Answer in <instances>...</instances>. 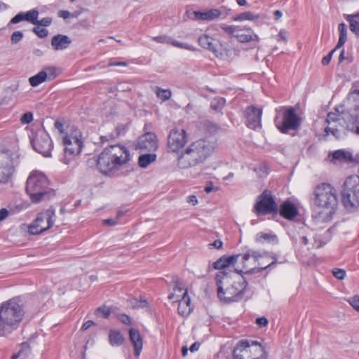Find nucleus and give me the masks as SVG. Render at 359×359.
<instances>
[{
    "label": "nucleus",
    "mask_w": 359,
    "mask_h": 359,
    "mask_svg": "<svg viewBox=\"0 0 359 359\" xmlns=\"http://www.w3.org/2000/svg\"><path fill=\"white\" fill-rule=\"evenodd\" d=\"M348 103L352 106L347 110L339 111L337 108V113L327 114L325 121L327 126L325 128L327 135L331 134L339 139L346 130L359 135V90L349 93Z\"/></svg>",
    "instance_id": "1"
},
{
    "label": "nucleus",
    "mask_w": 359,
    "mask_h": 359,
    "mask_svg": "<svg viewBox=\"0 0 359 359\" xmlns=\"http://www.w3.org/2000/svg\"><path fill=\"white\" fill-rule=\"evenodd\" d=\"M235 271L238 275L225 271H218L215 275L217 297L225 303L241 300L248 285L249 275L243 270L235 269Z\"/></svg>",
    "instance_id": "2"
},
{
    "label": "nucleus",
    "mask_w": 359,
    "mask_h": 359,
    "mask_svg": "<svg viewBox=\"0 0 359 359\" xmlns=\"http://www.w3.org/2000/svg\"><path fill=\"white\" fill-rule=\"evenodd\" d=\"M216 142L208 137L191 142L181 151L177 158V166L187 169L204 163L215 152Z\"/></svg>",
    "instance_id": "3"
},
{
    "label": "nucleus",
    "mask_w": 359,
    "mask_h": 359,
    "mask_svg": "<svg viewBox=\"0 0 359 359\" xmlns=\"http://www.w3.org/2000/svg\"><path fill=\"white\" fill-rule=\"evenodd\" d=\"M132 156L127 147L116 144L104 149L97 160V167L104 175H111L125 168Z\"/></svg>",
    "instance_id": "4"
},
{
    "label": "nucleus",
    "mask_w": 359,
    "mask_h": 359,
    "mask_svg": "<svg viewBox=\"0 0 359 359\" xmlns=\"http://www.w3.org/2000/svg\"><path fill=\"white\" fill-rule=\"evenodd\" d=\"M25 315L19 297H13L0 306V337L6 336L15 330Z\"/></svg>",
    "instance_id": "5"
},
{
    "label": "nucleus",
    "mask_w": 359,
    "mask_h": 359,
    "mask_svg": "<svg viewBox=\"0 0 359 359\" xmlns=\"http://www.w3.org/2000/svg\"><path fill=\"white\" fill-rule=\"evenodd\" d=\"M25 190L32 203H38L48 200L55 195V191L49 188V181L41 172H32L28 177Z\"/></svg>",
    "instance_id": "6"
},
{
    "label": "nucleus",
    "mask_w": 359,
    "mask_h": 359,
    "mask_svg": "<svg viewBox=\"0 0 359 359\" xmlns=\"http://www.w3.org/2000/svg\"><path fill=\"white\" fill-rule=\"evenodd\" d=\"M273 122L280 133L287 134L290 130H298L303 119L297 114L296 106H280L275 109Z\"/></svg>",
    "instance_id": "7"
},
{
    "label": "nucleus",
    "mask_w": 359,
    "mask_h": 359,
    "mask_svg": "<svg viewBox=\"0 0 359 359\" xmlns=\"http://www.w3.org/2000/svg\"><path fill=\"white\" fill-rule=\"evenodd\" d=\"M313 205L326 212L327 219L330 220L338 206L336 189L330 184L318 185L314 191Z\"/></svg>",
    "instance_id": "8"
},
{
    "label": "nucleus",
    "mask_w": 359,
    "mask_h": 359,
    "mask_svg": "<svg viewBox=\"0 0 359 359\" xmlns=\"http://www.w3.org/2000/svg\"><path fill=\"white\" fill-rule=\"evenodd\" d=\"M234 359H266L267 354L264 346L252 339L240 340L233 351Z\"/></svg>",
    "instance_id": "9"
},
{
    "label": "nucleus",
    "mask_w": 359,
    "mask_h": 359,
    "mask_svg": "<svg viewBox=\"0 0 359 359\" xmlns=\"http://www.w3.org/2000/svg\"><path fill=\"white\" fill-rule=\"evenodd\" d=\"M341 202L349 212L359 210V176L348 177L341 191Z\"/></svg>",
    "instance_id": "10"
},
{
    "label": "nucleus",
    "mask_w": 359,
    "mask_h": 359,
    "mask_svg": "<svg viewBox=\"0 0 359 359\" xmlns=\"http://www.w3.org/2000/svg\"><path fill=\"white\" fill-rule=\"evenodd\" d=\"M20 163V155L10 150L0 151V184L7 183Z\"/></svg>",
    "instance_id": "11"
},
{
    "label": "nucleus",
    "mask_w": 359,
    "mask_h": 359,
    "mask_svg": "<svg viewBox=\"0 0 359 359\" xmlns=\"http://www.w3.org/2000/svg\"><path fill=\"white\" fill-rule=\"evenodd\" d=\"M29 139L33 149L45 157L51 156V151L53 149V142L49 134L44 128H39L32 131Z\"/></svg>",
    "instance_id": "12"
},
{
    "label": "nucleus",
    "mask_w": 359,
    "mask_h": 359,
    "mask_svg": "<svg viewBox=\"0 0 359 359\" xmlns=\"http://www.w3.org/2000/svg\"><path fill=\"white\" fill-rule=\"evenodd\" d=\"M64 145V156L61 161L65 164H69L74 158L79 155L83 148V142L78 136L66 134L62 138Z\"/></svg>",
    "instance_id": "13"
},
{
    "label": "nucleus",
    "mask_w": 359,
    "mask_h": 359,
    "mask_svg": "<svg viewBox=\"0 0 359 359\" xmlns=\"http://www.w3.org/2000/svg\"><path fill=\"white\" fill-rule=\"evenodd\" d=\"M54 217L55 210L52 208L38 214L33 223L29 226V232L31 234L37 235L49 229L53 226Z\"/></svg>",
    "instance_id": "14"
},
{
    "label": "nucleus",
    "mask_w": 359,
    "mask_h": 359,
    "mask_svg": "<svg viewBox=\"0 0 359 359\" xmlns=\"http://www.w3.org/2000/svg\"><path fill=\"white\" fill-rule=\"evenodd\" d=\"M278 208L271 192L265 190L258 197L253 208V212L257 215H266L277 213Z\"/></svg>",
    "instance_id": "15"
},
{
    "label": "nucleus",
    "mask_w": 359,
    "mask_h": 359,
    "mask_svg": "<svg viewBox=\"0 0 359 359\" xmlns=\"http://www.w3.org/2000/svg\"><path fill=\"white\" fill-rule=\"evenodd\" d=\"M188 135L185 130L174 128L168 137V148L170 151L179 153L185 147Z\"/></svg>",
    "instance_id": "16"
},
{
    "label": "nucleus",
    "mask_w": 359,
    "mask_h": 359,
    "mask_svg": "<svg viewBox=\"0 0 359 359\" xmlns=\"http://www.w3.org/2000/svg\"><path fill=\"white\" fill-rule=\"evenodd\" d=\"M246 118V126L252 130H257L261 128V119L262 116V109L254 106H249L245 111Z\"/></svg>",
    "instance_id": "17"
},
{
    "label": "nucleus",
    "mask_w": 359,
    "mask_h": 359,
    "mask_svg": "<svg viewBox=\"0 0 359 359\" xmlns=\"http://www.w3.org/2000/svg\"><path fill=\"white\" fill-rule=\"evenodd\" d=\"M136 148L141 151H155L158 148L156 135L152 133H147L140 136L137 140Z\"/></svg>",
    "instance_id": "18"
},
{
    "label": "nucleus",
    "mask_w": 359,
    "mask_h": 359,
    "mask_svg": "<svg viewBox=\"0 0 359 359\" xmlns=\"http://www.w3.org/2000/svg\"><path fill=\"white\" fill-rule=\"evenodd\" d=\"M338 30L339 32V37L335 48L332 50L326 56L322 59V65H327L332 59L333 53L339 48L342 47L347 40V27L345 23L341 22L338 25Z\"/></svg>",
    "instance_id": "19"
},
{
    "label": "nucleus",
    "mask_w": 359,
    "mask_h": 359,
    "mask_svg": "<svg viewBox=\"0 0 359 359\" xmlns=\"http://www.w3.org/2000/svg\"><path fill=\"white\" fill-rule=\"evenodd\" d=\"M278 212L280 215L288 220H292L298 215L299 210L294 203L290 201L283 202Z\"/></svg>",
    "instance_id": "20"
},
{
    "label": "nucleus",
    "mask_w": 359,
    "mask_h": 359,
    "mask_svg": "<svg viewBox=\"0 0 359 359\" xmlns=\"http://www.w3.org/2000/svg\"><path fill=\"white\" fill-rule=\"evenodd\" d=\"M129 339L134 347L135 357H139L143 347V339L140 331L133 327L128 330Z\"/></svg>",
    "instance_id": "21"
},
{
    "label": "nucleus",
    "mask_w": 359,
    "mask_h": 359,
    "mask_svg": "<svg viewBox=\"0 0 359 359\" xmlns=\"http://www.w3.org/2000/svg\"><path fill=\"white\" fill-rule=\"evenodd\" d=\"M72 43V39L69 36L58 34L53 36L50 44L55 50H63L67 49Z\"/></svg>",
    "instance_id": "22"
},
{
    "label": "nucleus",
    "mask_w": 359,
    "mask_h": 359,
    "mask_svg": "<svg viewBox=\"0 0 359 359\" xmlns=\"http://www.w3.org/2000/svg\"><path fill=\"white\" fill-rule=\"evenodd\" d=\"M215 41V39L207 34H201L198 38V42L202 48L210 50L216 57H219V53L216 48Z\"/></svg>",
    "instance_id": "23"
},
{
    "label": "nucleus",
    "mask_w": 359,
    "mask_h": 359,
    "mask_svg": "<svg viewBox=\"0 0 359 359\" xmlns=\"http://www.w3.org/2000/svg\"><path fill=\"white\" fill-rule=\"evenodd\" d=\"M268 255H269V252L267 251L260 252L258 250L248 249L245 253L241 255V262L243 265V268H247L248 266L246 264V262L247 261L249 260L250 257H252L255 262H258L260 258L267 257Z\"/></svg>",
    "instance_id": "24"
},
{
    "label": "nucleus",
    "mask_w": 359,
    "mask_h": 359,
    "mask_svg": "<svg viewBox=\"0 0 359 359\" xmlns=\"http://www.w3.org/2000/svg\"><path fill=\"white\" fill-rule=\"evenodd\" d=\"M108 339L109 344L114 347L122 346L126 341L123 333L119 330L116 329L109 330Z\"/></svg>",
    "instance_id": "25"
},
{
    "label": "nucleus",
    "mask_w": 359,
    "mask_h": 359,
    "mask_svg": "<svg viewBox=\"0 0 359 359\" xmlns=\"http://www.w3.org/2000/svg\"><path fill=\"white\" fill-rule=\"evenodd\" d=\"M187 293V290H185L182 294L181 299H176L179 302L178 313L182 316H188L191 312V308L189 307L190 299Z\"/></svg>",
    "instance_id": "26"
},
{
    "label": "nucleus",
    "mask_w": 359,
    "mask_h": 359,
    "mask_svg": "<svg viewBox=\"0 0 359 359\" xmlns=\"http://www.w3.org/2000/svg\"><path fill=\"white\" fill-rule=\"evenodd\" d=\"M221 12L218 9H210L205 12L195 11V18L200 20L211 21L219 17Z\"/></svg>",
    "instance_id": "27"
},
{
    "label": "nucleus",
    "mask_w": 359,
    "mask_h": 359,
    "mask_svg": "<svg viewBox=\"0 0 359 359\" xmlns=\"http://www.w3.org/2000/svg\"><path fill=\"white\" fill-rule=\"evenodd\" d=\"M255 242L258 243H268L271 244H278V236L272 233L259 232L255 236Z\"/></svg>",
    "instance_id": "28"
},
{
    "label": "nucleus",
    "mask_w": 359,
    "mask_h": 359,
    "mask_svg": "<svg viewBox=\"0 0 359 359\" xmlns=\"http://www.w3.org/2000/svg\"><path fill=\"white\" fill-rule=\"evenodd\" d=\"M332 160L348 163L353 161V158L351 152L344 149H339L333 152Z\"/></svg>",
    "instance_id": "29"
},
{
    "label": "nucleus",
    "mask_w": 359,
    "mask_h": 359,
    "mask_svg": "<svg viewBox=\"0 0 359 359\" xmlns=\"http://www.w3.org/2000/svg\"><path fill=\"white\" fill-rule=\"evenodd\" d=\"M267 257H269L270 258H271L273 259V261L270 264H269L268 265H266L264 267H254L252 269H250V270H247V271H245V274L246 275H252L253 273L262 272L264 270L273 268L278 263V255L276 253H270L269 252V255H268Z\"/></svg>",
    "instance_id": "30"
},
{
    "label": "nucleus",
    "mask_w": 359,
    "mask_h": 359,
    "mask_svg": "<svg viewBox=\"0 0 359 359\" xmlns=\"http://www.w3.org/2000/svg\"><path fill=\"white\" fill-rule=\"evenodd\" d=\"M346 20L349 23L350 30L359 36V13L344 16Z\"/></svg>",
    "instance_id": "31"
},
{
    "label": "nucleus",
    "mask_w": 359,
    "mask_h": 359,
    "mask_svg": "<svg viewBox=\"0 0 359 359\" xmlns=\"http://www.w3.org/2000/svg\"><path fill=\"white\" fill-rule=\"evenodd\" d=\"M156 160V154L154 153L144 154L139 156L138 165L142 168H146L150 163Z\"/></svg>",
    "instance_id": "32"
},
{
    "label": "nucleus",
    "mask_w": 359,
    "mask_h": 359,
    "mask_svg": "<svg viewBox=\"0 0 359 359\" xmlns=\"http://www.w3.org/2000/svg\"><path fill=\"white\" fill-rule=\"evenodd\" d=\"M260 18V15L254 14L250 11H246L240 13L239 15L233 18V21L242 22L245 20L255 21Z\"/></svg>",
    "instance_id": "33"
},
{
    "label": "nucleus",
    "mask_w": 359,
    "mask_h": 359,
    "mask_svg": "<svg viewBox=\"0 0 359 359\" xmlns=\"http://www.w3.org/2000/svg\"><path fill=\"white\" fill-rule=\"evenodd\" d=\"M46 80H47V74L45 72H43V70H42V71L39 72L38 74H36V75L31 76L29 79V82L32 86L36 87Z\"/></svg>",
    "instance_id": "34"
},
{
    "label": "nucleus",
    "mask_w": 359,
    "mask_h": 359,
    "mask_svg": "<svg viewBox=\"0 0 359 359\" xmlns=\"http://www.w3.org/2000/svg\"><path fill=\"white\" fill-rule=\"evenodd\" d=\"M155 93L161 102L170 100L172 96V92L170 89H164L158 86L156 87Z\"/></svg>",
    "instance_id": "35"
},
{
    "label": "nucleus",
    "mask_w": 359,
    "mask_h": 359,
    "mask_svg": "<svg viewBox=\"0 0 359 359\" xmlns=\"http://www.w3.org/2000/svg\"><path fill=\"white\" fill-rule=\"evenodd\" d=\"M222 259H223V263L224 264L225 269H226L230 266H233L235 264L241 259V254L233 255H223L221 257Z\"/></svg>",
    "instance_id": "36"
},
{
    "label": "nucleus",
    "mask_w": 359,
    "mask_h": 359,
    "mask_svg": "<svg viewBox=\"0 0 359 359\" xmlns=\"http://www.w3.org/2000/svg\"><path fill=\"white\" fill-rule=\"evenodd\" d=\"M235 37L241 43H248L252 41H259V38L256 34H253L252 35L246 34H238L235 36Z\"/></svg>",
    "instance_id": "37"
},
{
    "label": "nucleus",
    "mask_w": 359,
    "mask_h": 359,
    "mask_svg": "<svg viewBox=\"0 0 359 359\" xmlns=\"http://www.w3.org/2000/svg\"><path fill=\"white\" fill-rule=\"evenodd\" d=\"M225 103L226 100L224 98L216 97L212 101L210 108L215 111H220L224 107Z\"/></svg>",
    "instance_id": "38"
},
{
    "label": "nucleus",
    "mask_w": 359,
    "mask_h": 359,
    "mask_svg": "<svg viewBox=\"0 0 359 359\" xmlns=\"http://www.w3.org/2000/svg\"><path fill=\"white\" fill-rule=\"evenodd\" d=\"M25 20L32 23L33 25H36L37 21V18L39 16V11L36 9H32L27 13H24Z\"/></svg>",
    "instance_id": "39"
},
{
    "label": "nucleus",
    "mask_w": 359,
    "mask_h": 359,
    "mask_svg": "<svg viewBox=\"0 0 359 359\" xmlns=\"http://www.w3.org/2000/svg\"><path fill=\"white\" fill-rule=\"evenodd\" d=\"M171 45L175 47L182 48V49H186V50H195V48L193 46L186 43L180 42V41H178L177 40H174L172 39L171 41Z\"/></svg>",
    "instance_id": "40"
},
{
    "label": "nucleus",
    "mask_w": 359,
    "mask_h": 359,
    "mask_svg": "<svg viewBox=\"0 0 359 359\" xmlns=\"http://www.w3.org/2000/svg\"><path fill=\"white\" fill-rule=\"evenodd\" d=\"M221 29L229 34H233L234 32L243 29L240 26L227 25L226 24L222 25Z\"/></svg>",
    "instance_id": "41"
},
{
    "label": "nucleus",
    "mask_w": 359,
    "mask_h": 359,
    "mask_svg": "<svg viewBox=\"0 0 359 359\" xmlns=\"http://www.w3.org/2000/svg\"><path fill=\"white\" fill-rule=\"evenodd\" d=\"M117 319L126 325H133V320L130 316L126 313H118L116 316Z\"/></svg>",
    "instance_id": "42"
},
{
    "label": "nucleus",
    "mask_w": 359,
    "mask_h": 359,
    "mask_svg": "<svg viewBox=\"0 0 359 359\" xmlns=\"http://www.w3.org/2000/svg\"><path fill=\"white\" fill-rule=\"evenodd\" d=\"M32 31L39 38H45L48 36V32L46 28L41 27L39 25L34 27Z\"/></svg>",
    "instance_id": "43"
},
{
    "label": "nucleus",
    "mask_w": 359,
    "mask_h": 359,
    "mask_svg": "<svg viewBox=\"0 0 359 359\" xmlns=\"http://www.w3.org/2000/svg\"><path fill=\"white\" fill-rule=\"evenodd\" d=\"M47 74V79L53 80L57 76L56 68L54 67H48L43 69Z\"/></svg>",
    "instance_id": "44"
},
{
    "label": "nucleus",
    "mask_w": 359,
    "mask_h": 359,
    "mask_svg": "<svg viewBox=\"0 0 359 359\" xmlns=\"http://www.w3.org/2000/svg\"><path fill=\"white\" fill-rule=\"evenodd\" d=\"M99 313L102 314L103 318H108L111 314V310L106 306H102L98 307L95 311L96 315H98Z\"/></svg>",
    "instance_id": "45"
},
{
    "label": "nucleus",
    "mask_w": 359,
    "mask_h": 359,
    "mask_svg": "<svg viewBox=\"0 0 359 359\" xmlns=\"http://www.w3.org/2000/svg\"><path fill=\"white\" fill-rule=\"evenodd\" d=\"M148 306V302L145 299H135L133 307L135 309L145 308Z\"/></svg>",
    "instance_id": "46"
},
{
    "label": "nucleus",
    "mask_w": 359,
    "mask_h": 359,
    "mask_svg": "<svg viewBox=\"0 0 359 359\" xmlns=\"http://www.w3.org/2000/svg\"><path fill=\"white\" fill-rule=\"evenodd\" d=\"M33 121V114L30 111L22 114L20 118V122L22 124H29Z\"/></svg>",
    "instance_id": "47"
},
{
    "label": "nucleus",
    "mask_w": 359,
    "mask_h": 359,
    "mask_svg": "<svg viewBox=\"0 0 359 359\" xmlns=\"http://www.w3.org/2000/svg\"><path fill=\"white\" fill-rule=\"evenodd\" d=\"M346 271L341 269H334L332 270V274L338 280H343L346 276Z\"/></svg>",
    "instance_id": "48"
},
{
    "label": "nucleus",
    "mask_w": 359,
    "mask_h": 359,
    "mask_svg": "<svg viewBox=\"0 0 359 359\" xmlns=\"http://www.w3.org/2000/svg\"><path fill=\"white\" fill-rule=\"evenodd\" d=\"M23 38V33L20 31L14 32L11 37V42L13 43H17L20 41Z\"/></svg>",
    "instance_id": "49"
},
{
    "label": "nucleus",
    "mask_w": 359,
    "mask_h": 359,
    "mask_svg": "<svg viewBox=\"0 0 359 359\" xmlns=\"http://www.w3.org/2000/svg\"><path fill=\"white\" fill-rule=\"evenodd\" d=\"M223 259H222V258H219L216 262H215L213 264H212V268L215 270H219V271H226V269H225V266H224V264L223 263Z\"/></svg>",
    "instance_id": "50"
},
{
    "label": "nucleus",
    "mask_w": 359,
    "mask_h": 359,
    "mask_svg": "<svg viewBox=\"0 0 359 359\" xmlns=\"http://www.w3.org/2000/svg\"><path fill=\"white\" fill-rule=\"evenodd\" d=\"M348 302L358 311H359V296L355 295L348 299Z\"/></svg>",
    "instance_id": "51"
},
{
    "label": "nucleus",
    "mask_w": 359,
    "mask_h": 359,
    "mask_svg": "<svg viewBox=\"0 0 359 359\" xmlns=\"http://www.w3.org/2000/svg\"><path fill=\"white\" fill-rule=\"evenodd\" d=\"M36 25L43 26V27H48L52 23V18H43L40 20L36 21Z\"/></svg>",
    "instance_id": "52"
},
{
    "label": "nucleus",
    "mask_w": 359,
    "mask_h": 359,
    "mask_svg": "<svg viewBox=\"0 0 359 359\" xmlns=\"http://www.w3.org/2000/svg\"><path fill=\"white\" fill-rule=\"evenodd\" d=\"M154 41L161 43H169L171 44L172 39L166 36H158L154 37Z\"/></svg>",
    "instance_id": "53"
},
{
    "label": "nucleus",
    "mask_w": 359,
    "mask_h": 359,
    "mask_svg": "<svg viewBox=\"0 0 359 359\" xmlns=\"http://www.w3.org/2000/svg\"><path fill=\"white\" fill-rule=\"evenodd\" d=\"M22 20H25L24 13H19L11 20L10 22L12 24H17Z\"/></svg>",
    "instance_id": "54"
},
{
    "label": "nucleus",
    "mask_w": 359,
    "mask_h": 359,
    "mask_svg": "<svg viewBox=\"0 0 359 359\" xmlns=\"http://www.w3.org/2000/svg\"><path fill=\"white\" fill-rule=\"evenodd\" d=\"M208 247L210 249L215 248V249H222L223 247V242L221 240H215L213 243L208 244Z\"/></svg>",
    "instance_id": "55"
},
{
    "label": "nucleus",
    "mask_w": 359,
    "mask_h": 359,
    "mask_svg": "<svg viewBox=\"0 0 359 359\" xmlns=\"http://www.w3.org/2000/svg\"><path fill=\"white\" fill-rule=\"evenodd\" d=\"M256 323L260 327H263L268 325L269 321L266 318L260 317L256 319Z\"/></svg>",
    "instance_id": "56"
},
{
    "label": "nucleus",
    "mask_w": 359,
    "mask_h": 359,
    "mask_svg": "<svg viewBox=\"0 0 359 359\" xmlns=\"http://www.w3.org/2000/svg\"><path fill=\"white\" fill-rule=\"evenodd\" d=\"M54 127L58 130L60 133H64V123L61 120H56L54 123Z\"/></svg>",
    "instance_id": "57"
},
{
    "label": "nucleus",
    "mask_w": 359,
    "mask_h": 359,
    "mask_svg": "<svg viewBox=\"0 0 359 359\" xmlns=\"http://www.w3.org/2000/svg\"><path fill=\"white\" fill-rule=\"evenodd\" d=\"M118 224V217L109 218L103 221V224L107 226H114Z\"/></svg>",
    "instance_id": "58"
},
{
    "label": "nucleus",
    "mask_w": 359,
    "mask_h": 359,
    "mask_svg": "<svg viewBox=\"0 0 359 359\" xmlns=\"http://www.w3.org/2000/svg\"><path fill=\"white\" fill-rule=\"evenodd\" d=\"M116 139V136H114V133H111L107 135H103L100 137V140L102 143L109 142L110 140Z\"/></svg>",
    "instance_id": "59"
},
{
    "label": "nucleus",
    "mask_w": 359,
    "mask_h": 359,
    "mask_svg": "<svg viewBox=\"0 0 359 359\" xmlns=\"http://www.w3.org/2000/svg\"><path fill=\"white\" fill-rule=\"evenodd\" d=\"M9 212L6 208H1L0 210V222L5 219L8 216Z\"/></svg>",
    "instance_id": "60"
},
{
    "label": "nucleus",
    "mask_w": 359,
    "mask_h": 359,
    "mask_svg": "<svg viewBox=\"0 0 359 359\" xmlns=\"http://www.w3.org/2000/svg\"><path fill=\"white\" fill-rule=\"evenodd\" d=\"M69 15H70V13L68 11L61 10V11H59L57 13V16L59 18H62L63 19L69 18Z\"/></svg>",
    "instance_id": "61"
},
{
    "label": "nucleus",
    "mask_w": 359,
    "mask_h": 359,
    "mask_svg": "<svg viewBox=\"0 0 359 359\" xmlns=\"http://www.w3.org/2000/svg\"><path fill=\"white\" fill-rule=\"evenodd\" d=\"M123 131H124V126L123 125L118 126L116 128V131L114 133V136H116V138H118Z\"/></svg>",
    "instance_id": "62"
},
{
    "label": "nucleus",
    "mask_w": 359,
    "mask_h": 359,
    "mask_svg": "<svg viewBox=\"0 0 359 359\" xmlns=\"http://www.w3.org/2000/svg\"><path fill=\"white\" fill-rule=\"evenodd\" d=\"M95 324V323L93 320H88L82 325L81 330H86Z\"/></svg>",
    "instance_id": "63"
},
{
    "label": "nucleus",
    "mask_w": 359,
    "mask_h": 359,
    "mask_svg": "<svg viewBox=\"0 0 359 359\" xmlns=\"http://www.w3.org/2000/svg\"><path fill=\"white\" fill-rule=\"evenodd\" d=\"M215 359H234V357L231 358L229 355H226L225 353H219Z\"/></svg>",
    "instance_id": "64"
}]
</instances>
